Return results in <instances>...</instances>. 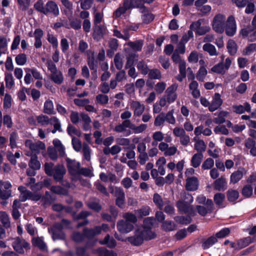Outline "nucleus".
<instances>
[{"mask_svg": "<svg viewBox=\"0 0 256 256\" xmlns=\"http://www.w3.org/2000/svg\"><path fill=\"white\" fill-rule=\"evenodd\" d=\"M176 206L178 210L184 214H187L191 216H194L196 214L193 206L184 200H179L177 202Z\"/></svg>", "mask_w": 256, "mask_h": 256, "instance_id": "0eeeda50", "label": "nucleus"}, {"mask_svg": "<svg viewBox=\"0 0 256 256\" xmlns=\"http://www.w3.org/2000/svg\"><path fill=\"white\" fill-rule=\"evenodd\" d=\"M225 28L226 34L228 36H232L236 33V24L234 17L231 15L228 18Z\"/></svg>", "mask_w": 256, "mask_h": 256, "instance_id": "423d86ee", "label": "nucleus"}, {"mask_svg": "<svg viewBox=\"0 0 256 256\" xmlns=\"http://www.w3.org/2000/svg\"><path fill=\"white\" fill-rule=\"evenodd\" d=\"M213 188L218 191H224L227 188V182L226 178L221 176L215 180L212 184Z\"/></svg>", "mask_w": 256, "mask_h": 256, "instance_id": "9b49d317", "label": "nucleus"}, {"mask_svg": "<svg viewBox=\"0 0 256 256\" xmlns=\"http://www.w3.org/2000/svg\"><path fill=\"white\" fill-rule=\"evenodd\" d=\"M144 44L142 40H137L134 42H129L128 43V45L132 48V50L140 52L142 50V48Z\"/></svg>", "mask_w": 256, "mask_h": 256, "instance_id": "c85d7f7f", "label": "nucleus"}, {"mask_svg": "<svg viewBox=\"0 0 256 256\" xmlns=\"http://www.w3.org/2000/svg\"><path fill=\"white\" fill-rule=\"evenodd\" d=\"M44 172L48 176H52L56 182H61L66 173V170L62 164H58L54 166V164L46 162L44 164Z\"/></svg>", "mask_w": 256, "mask_h": 256, "instance_id": "f03ea898", "label": "nucleus"}, {"mask_svg": "<svg viewBox=\"0 0 256 256\" xmlns=\"http://www.w3.org/2000/svg\"><path fill=\"white\" fill-rule=\"evenodd\" d=\"M222 102L220 94L219 93H215L213 100L209 106L208 110L210 112H214L222 105Z\"/></svg>", "mask_w": 256, "mask_h": 256, "instance_id": "9d476101", "label": "nucleus"}, {"mask_svg": "<svg viewBox=\"0 0 256 256\" xmlns=\"http://www.w3.org/2000/svg\"><path fill=\"white\" fill-rule=\"evenodd\" d=\"M254 241V240L253 239V238H252L250 236H248L246 238H240L237 240L236 250H241L243 248H244L248 246L251 243L253 242Z\"/></svg>", "mask_w": 256, "mask_h": 256, "instance_id": "f3484780", "label": "nucleus"}, {"mask_svg": "<svg viewBox=\"0 0 256 256\" xmlns=\"http://www.w3.org/2000/svg\"><path fill=\"white\" fill-rule=\"evenodd\" d=\"M138 55L136 53H132L127 57V60L125 66V68L128 69L130 67L134 66V62L138 60Z\"/></svg>", "mask_w": 256, "mask_h": 256, "instance_id": "6ab92c4d", "label": "nucleus"}, {"mask_svg": "<svg viewBox=\"0 0 256 256\" xmlns=\"http://www.w3.org/2000/svg\"><path fill=\"white\" fill-rule=\"evenodd\" d=\"M225 18L222 14H218L214 16L212 22L213 30L217 33L222 34L224 30Z\"/></svg>", "mask_w": 256, "mask_h": 256, "instance_id": "20e7f679", "label": "nucleus"}, {"mask_svg": "<svg viewBox=\"0 0 256 256\" xmlns=\"http://www.w3.org/2000/svg\"><path fill=\"white\" fill-rule=\"evenodd\" d=\"M243 175L244 174L242 170H238L235 171L230 175V182L234 184L237 183L242 178Z\"/></svg>", "mask_w": 256, "mask_h": 256, "instance_id": "72a5a7b5", "label": "nucleus"}, {"mask_svg": "<svg viewBox=\"0 0 256 256\" xmlns=\"http://www.w3.org/2000/svg\"><path fill=\"white\" fill-rule=\"evenodd\" d=\"M26 72H30L36 80H42V79L40 73L36 68H27Z\"/></svg>", "mask_w": 256, "mask_h": 256, "instance_id": "69168bd1", "label": "nucleus"}, {"mask_svg": "<svg viewBox=\"0 0 256 256\" xmlns=\"http://www.w3.org/2000/svg\"><path fill=\"white\" fill-rule=\"evenodd\" d=\"M50 158L52 160H56L58 158L56 150L52 146H48L47 149Z\"/></svg>", "mask_w": 256, "mask_h": 256, "instance_id": "6e6d98bb", "label": "nucleus"}, {"mask_svg": "<svg viewBox=\"0 0 256 256\" xmlns=\"http://www.w3.org/2000/svg\"><path fill=\"white\" fill-rule=\"evenodd\" d=\"M203 158L202 153L195 154L191 159V166L194 168H197L200 166Z\"/></svg>", "mask_w": 256, "mask_h": 256, "instance_id": "aec40b11", "label": "nucleus"}, {"mask_svg": "<svg viewBox=\"0 0 256 256\" xmlns=\"http://www.w3.org/2000/svg\"><path fill=\"white\" fill-rule=\"evenodd\" d=\"M162 227L165 231H172L175 229L174 223L170 220L164 221L162 223Z\"/></svg>", "mask_w": 256, "mask_h": 256, "instance_id": "864d4df0", "label": "nucleus"}, {"mask_svg": "<svg viewBox=\"0 0 256 256\" xmlns=\"http://www.w3.org/2000/svg\"><path fill=\"white\" fill-rule=\"evenodd\" d=\"M230 232V230L228 228H222L220 230L216 232L215 237L216 238H222L228 236Z\"/></svg>", "mask_w": 256, "mask_h": 256, "instance_id": "8fccbe9b", "label": "nucleus"}, {"mask_svg": "<svg viewBox=\"0 0 256 256\" xmlns=\"http://www.w3.org/2000/svg\"><path fill=\"white\" fill-rule=\"evenodd\" d=\"M138 69L140 71L141 73L144 75L146 74L148 72V68L147 64H145L144 60L139 61L137 64Z\"/></svg>", "mask_w": 256, "mask_h": 256, "instance_id": "37998d69", "label": "nucleus"}, {"mask_svg": "<svg viewBox=\"0 0 256 256\" xmlns=\"http://www.w3.org/2000/svg\"><path fill=\"white\" fill-rule=\"evenodd\" d=\"M122 150L120 146L118 145L113 146L111 148H104L103 149L104 154L106 155H108L111 154L112 155H115L119 153Z\"/></svg>", "mask_w": 256, "mask_h": 256, "instance_id": "7c9ffc66", "label": "nucleus"}, {"mask_svg": "<svg viewBox=\"0 0 256 256\" xmlns=\"http://www.w3.org/2000/svg\"><path fill=\"white\" fill-rule=\"evenodd\" d=\"M29 148L32 152L38 154L40 150L45 149L46 146L42 142H40L38 144L31 142L29 145Z\"/></svg>", "mask_w": 256, "mask_h": 256, "instance_id": "cd10ccee", "label": "nucleus"}, {"mask_svg": "<svg viewBox=\"0 0 256 256\" xmlns=\"http://www.w3.org/2000/svg\"><path fill=\"white\" fill-rule=\"evenodd\" d=\"M96 252L98 253L100 256H117L116 252L113 250H108L104 247L97 248L96 250Z\"/></svg>", "mask_w": 256, "mask_h": 256, "instance_id": "a878e982", "label": "nucleus"}, {"mask_svg": "<svg viewBox=\"0 0 256 256\" xmlns=\"http://www.w3.org/2000/svg\"><path fill=\"white\" fill-rule=\"evenodd\" d=\"M88 206L90 209L97 212H100L102 208L101 205L98 202H90Z\"/></svg>", "mask_w": 256, "mask_h": 256, "instance_id": "0e129e2a", "label": "nucleus"}, {"mask_svg": "<svg viewBox=\"0 0 256 256\" xmlns=\"http://www.w3.org/2000/svg\"><path fill=\"white\" fill-rule=\"evenodd\" d=\"M226 48L230 56H234L237 52V45L236 42L232 40H228Z\"/></svg>", "mask_w": 256, "mask_h": 256, "instance_id": "c756f323", "label": "nucleus"}, {"mask_svg": "<svg viewBox=\"0 0 256 256\" xmlns=\"http://www.w3.org/2000/svg\"><path fill=\"white\" fill-rule=\"evenodd\" d=\"M206 146L202 140H198L194 144V149L198 151L197 153H202L206 150Z\"/></svg>", "mask_w": 256, "mask_h": 256, "instance_id": "c9c22d12", "label": "nucleus"}, {"mask_svg": "<svg viewBox=\"0 0 256 256\" xmlns=\"http://www.w3.org/2000/svg\"><path fill=\"white\" fill-rule=\"evenodd\" d=\"M148 76L150 79H160L162 74L160 70L157 68H153L148 70Z\"/></svg>", "mask_w": 256, "mask_h": 256, "instance_id": "49530a36", "label": "nucleus"}, {"mask_svg": "<svg viewBox=\"0 0 256 256\" xmlns=\"http://www.w3.org/2000/svg\"><path fill=\"white\" fill-rule=\"evenodd\" d=\"M124 220L128 222H130L132 224L136 223L138 221L136 216L130 212L126 213L124 215Z\"/></svg>", "mask_w": 256, "mask_h": 256, "instance_id": "603ef678", "label": "nucleus"}, {"mask_svg": "<svg viewBox=\"0 0 256 256\" xmlns=\"http://www.w3.org/2000/svg\"><path fill=\"white\" fill-rule=\"evenodd\" d=\"M226 196L224 194L221 192H217L214 194V200L215 204L218 206L220 208H224L222 203L225 200Z\"/></svg>", "mask_w": 256, "mask_h": 256, "instance_id": "5701e85b", "label": "nucleus"}, {"mask_svg": "<svg viewBox=\"0 0 256 256\" xmlns=\"http://www.w3.org/2000/svg\"><path fill=\"white\" fill-rule=\"evenodd\" d=\"M227 112H221L218 115L217 118L213 119V122L216 124H222L226 122L225 117L227 116L228 114Z\"/></svg>", "mask_w": 256, "mask_h": 256, "instance_id": "4c0bfd02", "label": "nucleus"}, {"mask_svg": "<svg viewBox=\"0 0 256 256\" xmlns=\"http://www.w3.org/2000/svg\"><path fill=\"white\" fill-rule=\"evenodd\" d=\"M116 228L120 233L128 234L133 230L134 226L130 222H128L124 220H121L118 222Z\"/></svg>", "mask_w": 256, "mask_h": 256, "instance_id": "1a4fd4ad", "label": "nucleus"}, {"mask_svg": "<svg viewBox=\"0 0 256 256\" xmlns=\"http://www.w3.org/2000/svg\"><path fill=\"white\" fill-rule=\"evenodd\" d=\"M198 184L197 178L195 176L188 178L186 180V189L188 191H195L198 189Z\"/></svg>", "mask_w": 256, "mask_h": 256, "instance_id": "f8f14e48", "label": "nucleus"}, {"mask_svg": "<svg viewBox=\"0 0 256 256\" xmlns=\"http://www.w3.org/2000/svg\"><path fill=\"white\" fill-rule=\"evenodd\" d=\"M224 64L222 62H220L212 68L210 71L216 74H222L224 72Z\"/></svg>", "mask_w": 256, "mask_h": 256, "instance_id": "c03bdc74", "label": "nucleus"}, {"mask_svg": "<svg viewBox=\"0 0 256 256\" xmlns=\"http://www.w3.org/2000/svg\"><path fill=\"white\" fill-rule=\"evenodd\" d=\"M253 194V188L251 184H246L242 190V194L244 198H250Z\"/></svg>", "mask_w": 256, "mask_h": 256, "instance_id": "473e14b6", "label": "nucleus"}, {"mask_svg": "<svg viewBox=\"0 0 256 256\" xmlns=\"http://www.w3.org/2000/svg\"><path fill=\"white\" fill-rule=\"evenodd\" d=\"M82 232L84 233V238H86L88 239H92L96 235L100 234V229L98 226H96L94 228H84L83 229Z\"/></svg>", "mask_w": 256, "mask_h": 256, "instance_id": "4468645a", "label": "nucleus"}, {"mask_svg": "<svg viewBox=\"0 0 256 256\" xmlns=\"http://www.w3.org/2000/svg\"><path fill=\"white\" fill-rule=\"evenodd\" d=\"M66 160L69 174L72 176H76L80 168V162H76L74 160H72L68 158H67Z\"/></svg>", "mask_w": 256, "mask_h": 256, "instance_id": "6e6552de", "label": "nucleus"}, {"mask_svg": "<svg viewBox=\"0 0 256 256\" xmlns=\"http://www.w3.org/2000/svg\"><path fill=\"white\" fill-rule=\"evenodd\" d=\"M34 8L37 12L45 15L52 14L54 16H57L60 14L57 4L52 0H48L44 5L42 0H38L34 4Z\"/></svg>", "mask_w": 256, "mask_h": 256, "instance_id": "7ed1b4c3", "label": "nucleus"}, {"mask_svg": "<svg viewBox=\"0 0 256 256\" xmlns=\"http://www.w3.org/2000/svg\"><path fill=\"white\" fill-rule=\"evenodd\" d=\"M100 243L101 244L107 245L108 247L110 248H115L116 245V240L112 237L110 238L108 234H106L104 240L100 241Z\"/></svg>", "mask_w": 256, "mask_h": 256, "instance_id": "a211bd4d", "label": "nucleus"}, {"mask_svg": "<svg viewBox=\"0 0 256 256\" xmlns=\"http://www.w3.org/2000/svg\"><path fill=\"white\" fill-rule=\"evenodd\" d=\"M0 221L3 226L8 228H10V223L8 215L6 212H0Z\"/></svg>", "mask_w": 256, "mask_h": 256, "instance_id": "b1692460", "label": "nucleus"}, {"mask_svg": "<svg viewBox=\"0 0 256 256\" xmlns=\"http://www.w3.org/2000/svg\"><path fill=\"white\" fill-rule=\"evenodd\" d=\"M3 124L8 128H11L13 126L12 117L9 114H5L2 118Z\"/></svg>", "mask_w": 256, "mask_h": 256, "instance_id": "3c124183", "label": "nucleus"}, {"mask_svg": "<svg viewBox=\"0 0 256 256\" xmlns=\"http://www.w3.org/2000/svg\"><path fill=\"white\" fill-rule=\"evenodd\" d=\"M54 112V104L51 100H47L44 104V112L47 114H52Z\"/></svg>", "mask_w": 256, "mask_h": 256, "instance_id": "a19ab883", "label": "nucleus"}, {"mask_svg": "<svg viewBox=\"0 0 256 256\" xmlns=\"http://www.w3.org/2000/svg\"><path fill=\"white\" fill-rule=\"evenodd\" d=\"M32 244L35 246H38L41 250L44 251L47 250V246L44 241L40 238H36Z\"/></svg>", "mask_w": 256, "mask_h": 256, "instance_id": "79ce46f5", "label": "nucleus"}, {"mask_svg": "<svg viewBox=\"0 0 256 256\" xmlns=\"http://www.w3.org/2000/svg\"><path fill=\"white\" fill-rule=\"evenodd\" d=\"M105 28L102 25H96L93 27L92 38L96 41L101 40L105 34Z\"/></svg>", "mask_w": 256, "mask_h": 256, "instance_id": "ddd939ff", "label": "nucleus"}, {"mask_svg": "<svg viewBox=\"0 0 256 256\" xmlns=\"http://www.w3.org/2000/svg\"><path fill=\"white\" fill-rule=\"evenodd\" d=\"M4 80L6 86L8 89H11L14 85V78L11 72H5Z\"/></svg>", "mask_w": 256, "mask_h": 256, "instance_id": "bb28decb", "label": "nucleus"}, {"mask_svg": "<svg viewBox=\"0 0 256 256\" xmlns=\"http://www.w3.org/2000/svg\"><path fill=\"white\" fill-rule=\"evenodd\" d=\"M114 236L115 238L119 240L122 242L127 241L132 246H140L142 244L144 240H148L154 238L156 234L150 230L145 231L137 230L134 232V236L128 237L126 240H123L119 238L117 234H115Z\"/></svg>", "mask_w": 256, "mask_h": 256, "instance_id": "f257e3e1", "label": "nucleus"}, {"mask_svg": "<svg viewBox=\"0 0 256 256\" xmlns=\"http://www.w3.org/2000/svg\"><path fill=\"white\" fill-rule=\"evenodd\" d=\"M203 50L208 52L210 56H216V50L215 46L212 44L206 43L202 47Z\"/></svg>", "mask_w": 256, "mask_h": 256, "instance_id": "e433bc0d", "label": "nucleus"}, {"mask_svg": "<svg viewBox=\"0 0 256 256\" xmlns=\"http://www.w3.org/2000/svg\"><path fill=\"white\" fill-rule=\"evenodd\" d=\"M218 242V239L214 236H212L207 238H203L202 239V247L203 250L208 249L214 244Z\"/></svg>", "mask_w": 256, "mask_h": 256, "instance_id": "2eb2a0df", "label": "nucleus"}, {"mask_svg": "<svg viewBox=\"0 0 256 256\" xmlns=\"http://www.w3.org/2000/svg\"><path fill=\"white\" fill-rule=\"evenodd\" d=\"M88 64L90 70L98 69V62L94 56L88 58Z\"/></svg>", "mask_w": 256, "mask_h": 256, "instance_id": "13d9d810", "label": "nucleus"}, {"mask_svg": "<svg viewBox=\"0 0 256 256\" xmlns=\"http://www.w3.org/2000/svg\"><path fill=\"white\" fill-rule=\"evenodd\" d=\"M50 190L52 192L57 194L63 196H67L68 194V190L59 186H52Z\"/></svg>", "mask_w": 256, "mask_h": 256, "instance_id": "2f4dec72", "label": "nucleus"}, {"mask_svg": "<svg viewBox=\"0 0 256 256\" xmlns=\"http://www.w3.org/2000/svg\"><path fill=\"white\" fill-rule=\"evenodd\" d=\"M12 106V97L8 94H6L4 99V108L8 109Z\"/></svg>", "mask_w": 256, "mask_h": 256, "instance_id": "680f3d73", "label": "nucleus"}, {"mask_svg": "<svg viewBox=\"0 0 256 256\" xmlns=\"http://www.w3.org/2000/svg\"><path fill=\"white\" fill-rule=\"evenodd\" d=\"M12 246L14 250L20 254H24L26 250H30V244L26 242L25 240L22 239L20 237H16L14 239L12 243Z\"/></svg>", "mask_w": 256, "mask_h": 256, "instance_id": "39448f33", "label": "nucleus"}, {"mask_svg": "<svg viewBox=\"0 0 256 256\" xmlns=\"http://www.w3.org/2000/svg\"><path fill=\"white\" fill-rule=\"evenodd\" d=\"M70 27L74 30H78L81 28L82 22L78 18H69Z\"/></svg>", "mask_w": 256, "mask_h": 256, "instance_id": "09e8293b", "label": "nucleus"}, {"mask_svg": "<svg viewBox=\"0 0 256 256\" xmlns=\"http://www.w3.org/2000/svg\"><path fill=\"white\" fill-rule=\"evenodd\" d=\"M207 73L208 72L206 68L204 66H201L196 74V77L197 80L200 82H203Z\"/></svg>", "mask_w": 256, "mask_h": 256, "instance_id": "ea45409f", "label": "nucleus"}, {"mask_svg": "<svg viewBox=\"0 0 256 256\" xmlns=\"http://www.w3.org/2000/svg\"><path fill=\"white\" fill-rule=\"evenodd\" d=\"M84 233H81L78 232H73L72 236V240L76 243L82 242L84 240Z\"/></svg>", "mask_w": 256, "mask_h": 256, "instance_id": "de8ad7c7", "label": "nucleus"}, {"mask_svg": "<svg viewBox=\"0 0 256 256\" xmlns=\"http://www.w3.org/2000/svg\"><path fill=\"white\" fill-rule=\"evenodd\" d=\"M52 238L54 240H64L66 238V235L63 232H60L53 230L52 232Z\"/></svg>", "mask_w": 256, "mask_h": 256, "instance_id": "e2e57ef3", "label": "nucleus"}, {"mask_svg": "<svg viewBox=\"0 0 256 256\" xmlns=\"http://www.w3.org/2000/svg\"><path fill=\"white\" fill-rule=\"evenodd\" d=\"M165 120V114L164 112H162L160 114L157 116L155 118L154 124L155 126H160V125L164 124Z\"/></svg>", "mask_w": 256, "mask_h": 256, "instance_id": "052dcab7", "label": "nucleus"}, {"mask_svg": "<svg viewBox=\"0 0 256 256\" xmlns=\"http://www.w3.org/2000/svg\"><path fill=\"white\" fill-rule=\"evenodd\" d=\"M50 78L54 82L57 84H62L64 80L62 74L60 71H58L56 73L51 74Z\"/></svg>", "mask_w": 256, "mask_h": 256, "instance_id": "4be33fe9", "label": "nucleus"}, {"mask_svg": "<svg viewBox=\"0 0 256 256\" xmlns=\"http://www.w3.org/2000/svg\"><path fill=\"white\" fill-rule=\"evenodd\" d=\"M155 16L152 13H148L142 16V22L148 24L152 22L154 19Z\"/></svg>", "mask_w": 256, "mask_h": 256, "instance_id": "5fc2aeb1", "label": "nucleus"}, {"mask_svg": "<svg viewBox=\"0 0 256 256\" xmlns=\"http://www.w3.org/2000/svg\"><path fill=\"white\" fill-rule=\"evenodd\" d=\"M226 194L228 200L232 204H236L237 202L236 200L240 196V193L237 190L230 188Z\"/></svg>", "mask_w": 256, "mask_h": 256, "instance_id": "dca6fc26", "label": "nucleus"}, {"mask_svg": "<svg viewBox=\"0 0 256 256\" xmlns=\"http://www.w3.org/2000/svg\"><path fill=\"white\" fill-rule=\"evenodd\" d=\"M132 106L134 108V115L137 116H141L144 110V106L141 104L139 102H133Z\"/></svg>", "mask_w": 256, "mask_h": 256, "instance_id": "412c9836", "label": "nucleus"}, {"mask_svg": "<svg viewBox=\"0 0 256 256\" xmlns=\"http://www.w3.org/2000/svg\"><path fill=\"white\" fill-rule=\"evenodd\" d=\"M214 132L216 134L218 133H221L224 135H228V130L226 128L224 125L216 126L214 128Z\"/></svg>", "mask_w": 256, "mask_h": 256, "instance_id": "774afa93", "label": "nucleus"}, {"mask_svg": "<svg viewBox=\"0 0 256 256\" xmlns=\"http://www.w3.org/2000/svg\"><path fill=\"white\" fill-rule=\"evenodd\" d=\"M76 212H73L72 216L74 220H78L80 219H84L90 215V212L88 211H82L78 214L76 215Z\"/></svg>", "mask_w": 256, "mask_h": 256, "instance_id": "4d7b16f0", "label": "nucleus"}, {"mask_svg": "<svg viewBox=\"0 0 256 256\" xmlns=\"http://www.w3.org/2000/svg\"><path fill=\"white\" fill-rule=\"evenodd\" d=\"M214 165V160L212 158H208L206 159L202 166V168L203 170H209L212 168Z\"/></svg>", "mask_w": 256, "mask_h": 256, "instance_id": "bf43d9fd", "label": "nucleus"}, {"mask_svg": "<svg viewBox=\"0 0 256 256\" xmlns=\"http://www.w3.org/2000/svg\"><path fill=\"white\" fill-rule=\"evenodd\" d=\"M28 166L34 170H38L40 168V164L38 160V156L36 154L31 156Z\"/></svg>", "mask_w": 256, "mask_h": 256, "instance_id": "393cba45", "label": "nucleus"}, {"mask_svg": "<svg viewBox=\"0 0 256 256\" xmlns=\"http://www.w3.org/2000/svg\"><path fill=\"white\" fill-rule=\"evenodd\" d=\"M175 220L176 222L182 224H188L192 222V218L190 216H177L176 217Z\"/></svg>", "mask_w": 256, "mask_h": 256, "instance_id": "58836bf2", "label": "nucleus"}, {"mask_svg": "<svg viewBox=\"0 0 256 256\" xmlns=\"http://www.w3.org/2000/svg\"><path fill=\"white\" fill-rule=\"evenodd\" d=\"M2 180H0V199L6 200L12 196V190H2Z\"/></svg>", "mask_w": 256, "mask_h": 256, "instance_id": "f704fd0d", "label": "nucleus"}, {"mask_svg": "<svg viewBox=\"0 0 256 256\" xmlns=\"http://www.w3.org/2000/svg\"><path fill=\"white\" fill-rule=\"evenodd\" d=\"M48 42L52 44L54 48H57L58 47V41L57 38L52 34H48Z\"/></svg>", "mask_w": 256, "mask_h": 256, "instance_id": "338daca9", "label": "nucleus"}, {"mask_svg": "<svg viewBox=\"0 0 256 256\" xmlns=\"http://www.w3.org/2000/svg\"><path fill=\"white\" fill-rule=\"evenodd\" d=\"M15 60L18 65L23 66L27 61L26 55L24 53L20 54L16 56Z\"/></svg>", "mask_w": 256, "mask_h": 256, "instance_id": "a18cd8bd", "label": "nucleus"}]
</instances>
